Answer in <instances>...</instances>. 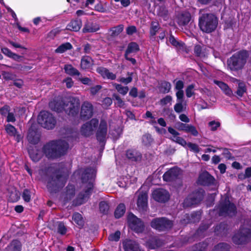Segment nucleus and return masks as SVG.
<instances>
[{"label":"nucleus","mask_w":251,"mask_h":251,"mask_svg":"<svg viewBox=\"0 0 251 251\" xmlns=\"http://www.w3.org/2000/svg\"><path fill=\"white\" fill-rule=\"evenodd\" d=\"M47 187L50 193H56L62 188L66 183L63 175L58 174V171L53 167H50L47 169Z\"/></svg>","instance_id":"2"},{"label":"nucleus","mask_w":251,"mask_h":251,"mask_svg":"<svg viewBox=\"0 0 251 251\" xmlns=\"http://www.w3.org/2000/svg\"><path fill=\"white\" fill-rule=\"evenodd\" d=\"M80 101L78 98L69 97L64 98V111L68 115L75 117L78 114Z\"/></svg>","instance_id":"7"},{"label":"nucleus","mask_w":251,"mask_h":251,"mask_svg":"<svg viewBox=\"0 0 251 251\" xmlns=\"http://www.w3.org/2000/svg\"><path fill=\"white\" fill-rule=\"evenodd\" d=\"M194 52L197 56L201 57L203 55L202 52L201 47L199 45H197L194 47Z\"/></svg>","instance_id":"58"},{"label":"nucleus","mask_w":251,"mask_h":251,"mask_svg":"<svg viewBox=\"0 0 251 251\" xmlns=\"http://www.w3.org/2000/svg\"><path fill=\"white\" fill-rule=\"evenodd\" d=\"M187 145L191 149V151L196 153H198L200 151L198 145L196 144L189 142L188 143H187Z\"/></svg>","instance_id":"56"},{"label":"nucleus","mask_w":251,"mask_h":251,"mask_svg":"<svg viewBox=\"0 0 251 251\" xmlns=\"http://www.w3.org/2000/svg\"><path fill=\"white\" fill-rule=\"evenodd\" d=\"M73 48L72 45L70 43H65L61 44L56 50V53H63L67 50H71Z\"/></svg>","instance_id":"41"},{"label":"nucleus","mask_w":251,"mask_h":251,"mask_svg":"<svg viewBox=\"0 0 251 251\" xmlns=\"http://www.w3.org/2000/svg\"><path fill=\"white\" fill-rule=\"evenodd\" d=\"M58 232L61 235H64L67 231V228L63 222H59L57 226Z\"/></svg>","instance_id":"53"},{"label":"nucleus","mask_w":251,"mask_h":251,"mask_svg":"<svg viewBox=\"0 0 251 251\" xmlns=\"http://www.w3.org/2000/svg\"><path fill=\"white\" fill-rule=\"evenodd\" d=\"M229 226L226 222H221L214 228L215 233L219 236L226 237L228 233Z\"/></svg>","instance_id":"22"},{"label":"nucleus","mask_w":251,"mask_h":251,"mask_svg":"<svg viewBox=\"0 0 251 251\" xmlns=\"http://www.w3.org/2000/svg\"><path fill=\"white\" fill-rule=\"evenodd\" d=\"M30 192L28 189H25L24 190L22 196H23V198L25 201L29 202L30 201Z\"/></svg>","instance_id":"60"},{"label":"nucleus","mask_w":251,"mask_h":251,"mask_svg":"<svg viewBox=\"0 0 251 251\" xmlns=\"http://www.w3.org/2000/svg\"><path fill=\"white\" fill-rule=\"evenodd\" d=\"M216 209L219 216L232 217L235 216L237 214L236 206L230 201L228 197L220 200Z\"/></svg>","instance_id":"6"},{"label":"nucleus","mask_w":251,"mask_h":251,"mask_svg":"<svg viewBox=\"0 0 251 251\" xmlns=\"http://www.w3.org/2000/svg\"><path fill=\"white\" fill-rule=\"evenodd\" d=\"M152 197L155 201L158 202L165 203L169 200L170 195L166 190L159 188L153 191Z\"/></svg>","instance_id":"16"},{"label":"nucleus","mask_w":251,"mask_h":251,"mask_svg":"<svg viewBox=\"0 0 251 251\" xmlns=\"http://www.w3.org/2000/svg\"><path fill=\"white\" fill-rule=\"evenodd\" d=\"M124 29V25H119L116 26H114L110 29V31L112 32L110 36L112 37H115L119 35Z\"/></svg>","instance_id":"40"},{"label":"nucleus","mask_w":251,"mask_h":251,"mask_svg":"<svg viewBox=\"0 0 251 251\" xmlns=\"http://www.w3.org/2000/svg\"><path fill=\"white\" fill-rule=\"evenodd\" d=\"M171 87V85L169 82L164 81L161 83L160 91L163 94L167 93L170 91Z\"/></svg>","instance_id":"46"},{"label":"nucleus","mask_w":251,"mask_h":251,"mask_svg":"<svg viewBox=\"0 0 251 251\" xmlns=\"http://www.w3.org/2000/svg\"><path fill=\"white\" fill-rule=\"evenodd\" d=\"M94 107L89 102L84 101L81 107L80 118L83 121L90 119L93 115Z\"/></svg>","instance_id":"14"},{"label":"nucleus","mask_w":251,"mask_h":251,"mask_svg":"<svg viewBox=\"0 0 251 251\" xmlns=\"http://www.w3.org/2000/svg\"><path fill=\"white\" fill-rule=\"evenodd\" d=\"M179 174V170L178 168H172L164 174L163 179L168 182L174 181L177 178Z\"/></svg>","instance_id":"20"},{"label":"nucleus","mask_w":251,"mask_h":251,"mask_svg":"<svg viewBox=\"0 0 251 251\" xmlns=\"http://www.w3.org/2000/svg\"><path fill=\"white\" fill-rule=\"evenodd\" d=\"M215 181V178L212 176L207 171H204L199 174L197 183L201 186H209L214 185Z\"/></svg>","instance_id":"13"},{"label":"nucleus","mask_w":251,"mask_h":251,"mask_svg":"<svg viewBox=\"0 0 251 251\" xmlns=\"http://www.w3.org/2000/svg\"><path fill=\"white\" fill-rule=\"evenodd\" d=\"M112 98L115 99L117 101L118 106L120 107H123L125 104L124 102L122 100L120 96L117 94H113L112 95Z\"/></svg>","instance_id":"63"},{"label":"nucleus","mask_w":251,"mask_h":251,"mask_svg":"<svg viewBox=\"0 0 251 251\" xmlns=\"http://www.w3.org/2000/svg\"><path fill=\"white\" fill-rule=\"evenodd\" d=\"M230 245L226 243H220L214 247L215 251H228Z\"/></svg>","instance_id":"43"},{"label":"nucleus","mask_w":251,"mask_h":251,"mask_svg":"<svg viewBox=\"0 0 251 251\" xmlns=\"http://www.w3.org/2000/svg\"><path fill=\"white\" fill-rule=\"evenodd\" d=\"M28 152L30 157L34 162L38 161L41 158V154L38 152L35 147L30 146L28 148Z\"/></svg>","instance_id":"27"},{"label":"nucleus","mask_w":251,"mask_h":251,"mask_svg":"<svg viewBox=\"0 0 251 251\" xmlns=\"http://www.w3.org/2000/svg\"><path fill=\"white\" fill-rule=\"evenodd\" d=\"M208 125L210 126H211V130L215 131L217 130V128L220 126V123L219 122H215V121H212L208 123Z\"/></svg>","instance_id":"61"},{"label":"nucleus","mask_w":251,"mask_h":251,"mask_svg":"<svg viewBox=\"0 0 251 251\" xmlns=\"http://www.w3.org/2000/svg\"><path fill=\"white\" fill-rule=\"evenodd\" d=\"M126 212V206L123 203H120L116 207L115 212L114 216L116 219H119L122 217Z\"/></svg>","instance_id":"35"},{"label":"nucleus","mask_w":251,"mask_h":251,"mask_svg":"<svg viewBox=\"0 0 251 251\" xmlns=\"http://www.w3.org/2000/svg\"><path fill=\"white\" fill-rule=\"evenodd\" d=\"M172 100V98L171 96H166L165 98L162 99L160 100V103L161 105H164L168 103L171 102Z\"/></svg>","instance_id":"64"},{"label":"nucleus","mask_w":251,"mask_h":251,"mask_svg":"<svg viewBox=\"0 0 251 251\" xmlns=\"http://www.w3.org/2000/svg\"><path fill=\"white\" fill-rule=\"evenodd\" d=\"M249 54L246 50H242L233 54L227 60V67L231 71L242 70L247 62Z\"/></svg>","instance_id":"4"},{"label":"nucleus","mask_w":251,"mask_h":251,"mask_svg":"<svg viewBox=\"0 0 251 251\" xmlns=\"http://www.w3.org/2000/svg\"><path fill=\"white\" fill-rule=\"evenodd\" d=\"M148 195L145 193L140 194L138 198L137 204L141 211H147L148 208Z\"/></svg>","instance_id":"23"},{"label":"nucleus","mask_w":251,"mask_h":251,"mask_svg":"<svg viewBox=\"0 0 251 251\" xmlns=\"http://www.w3.org/2000/svg\"><path fill=\"white\" fill-rule=\"evenodd\" d=\"M232 241L237 245L246 244L251 241V229L242 226L232 237Z\"/></svg>","instance_id":"9"},{"label":"nucleus","mask_w":251,"mask_h":251,"mask_svg":"<svg viewBox=\"0 0 251 251\" xmlns=\"http://www.w3.org/2000/svg\"><path fill=\"white\" fill-rule=\"evenodd\" d=\"M142 141L146 146L150 145L152 141L151 136L149 134H146L143 136Z\"/></svg>","instance_id":"52"},{"label":"nucleus","mask_w":251,"mask_h":251,"mask_svg":"<svg viewBox=\"0 0 251 251\" xmlns=\"http://www.w3.org/2000/svg\"><path fill=\"white\" fill-rule=\"evenodd\" d=\"M155 11L157 16L164 19L168 18V10L164 5L156 6L155 8Z\"/></svg>","instance_id":"31"},{"label":"nucleus","mask_w":251,"mask_h":251,"mask_svg":"<svg viewBox=\"0 0 251 251\" xmlns=\"http://www.w3.org/2000/svg\"><path fill=\"white\" fill-rule=\"evenodd\" d=\"M172 140L183 147L187 145L186 141L183 138L180 137H177V136L176 137L174 136V138H172Z\"/></svg>","instance_id":"55"},{"label":"nucleus","mask_w":251,"mask_h":251,"mask_svg":"<svg viewBox=\"0 0 251 251\" xmlns=\"http://www.w3.org/2000/svg\"><path fill=\"white\" fill-rule=\"evenodd\" d=\"M218 25V18L213 14L204 13L199 17V26L203 32L211 33L215 30Z\"/></svg>","instance_id":"3"},{"label":"nucleus","mask_w":251,"mask_h":251,"mask_svg":"<svg viewBox=\"0 0 251 251\" xmlns=\"http://www.w3.org/2000/svg\"><path fill=\"white\" fill-rule=\"evenodd\" d=\"M50 108L57 112H61L64 111V98L58 97L49 102Z\"/></svg>","instance_id":"18"},{"label":"nucleus","mask_w":251,"mask_h":251,"mask_svg":"<svg viewBox=\"0 0 251 251\" xmlns=\"http://www.w3.org/2000/svg\"><path fill=\"white\" fill-rule=\"evenodd\" d=\"M163 244V241L156 237H151L146 242V246L150 250L156 249L161 247Z\"/></svg>","instance_id":"25"},{"label":"nucleus","mask_w":251,"mask_h":251,"mask_svg":"<svg viewBox=\"0 0 251 251\" xmlns=\"http://www.w3.org/2000/svg\"><path fill=\"white\" fill-rule=\"evenodd\" d=\"M10 247L13 251H21V243L19 241L15 240L11 242Z\"/></svg>","instance_id":"45"},{"label":"nucleus","mask_w":251,"mask_h":251,"mask_svg":"<svg viewBox=\"0 0 251 251\" xmlns=\"http://www.w3.org/2000/svg\"><path fill=\"white\" fill-rule=\"evenodd\" d=\"M176 128L178 130L184 131L188 133H191L193 136H198L199 133L196 127L191 125L184 124L181 122H178L176 124Z\"/></svg>","instance_id":"21"},{"label":"nucleus","mask_w":251,"mask_h":251,"mask_svg":"<svg viewBox=\"0 0 251 251\" xmlns=\"http://www.w3.org/2000/svg\"><path fill=\"white\" fill-rule=\"evenodd\" d=\"M75 195V187L73 185L69 184L66 187V196L64 201L67 202L72 199Z\"/></svg>","instance_id":"29"},{"label":"nucleus","mask_w":251,"mask_h":251,"mask_svg":"<svg viewBox=\"0 0 251 251\" xmlns=\"http://www.w3.org/2000/svg\"><path fill=\"white\" fill-rule=\"evenodd\" d=\"M99 209L101 213L106 215L108 213L109 210V205L106 201H102L99 203Z\"/></svg>","instance_id":"42"},{"label":"nucleus","mask_w":251,"mask_h":251,"mask_svg":"<svg viewBox=\"0 0 251 251\" xmlns=\"http://www.w3.org/2000/svg\"><path fill=\"white\" fill-rule=\"evenodd\" d=\"M173 225V221L164 217L154 218L150 223V226L152 228L160 232H166L171 230Z\"/></svg>","instance_id":"8"},{"label":"nucleus","mask_w":251,"mask_h":251,"mask_svg":"<svg viewBox=\"0 0 251 251\" xmlns=\"http://www.w3.org/2000/svg\"><path fill=\"white\" fill-rule=\"evenodd\" d=\"M5 130L10 136L15 135L17 133L16 129L10 124H8L5 126Z\"/></svg>","instance_id":"49"},{"label":"nucleus","mask_w":251,"mask_h":251,"mask_svg":"<svg viewBox=\"0 0 251 251\" xmlns=\"http://www.w3.org/2000/svg\"><path fill=\"white\" fill-rule=\"evenodd\" d=\"M139 50V47L138 45L136 43L132 42L128 45L125 53L126 54H129L132 52H136Z\"/></svg>","instance_id":"39"},{"label":"nucleus","mask_w":251,"mask_h":251,"mask_svg":"<svg viewBox=\"0 0 251 251\" xmlns=\"http://www.w3.org/2000/svg\"><path fill=\"white\" fill-rule=\"evenodd\" d=\"M82 25V22L80 19L72 20L68 25V29L74 31H78Z\"/></svg>","instance_id":"32"},{"label":"nucleus","mask_w":251,"mask_h":251,"mask_svg":"<svg viewBox=\"0 0 251 251\" xmlns=\"http://www.w3.org/2000/svg\"><path fill=\"white\" fill-rule=\"evenodd\" d=\"M204 191L202 189H197L190 194L184 200L183 206L188 208L195 206L203 200Z\"/></svg>","instance_id":"10"},{"label":"nucleus","mask_w":251,"mask_h":251,"mask_svg":"<svg viewBox=\"0 0 251 251\" xmlns=\"http://www.w3.org/2000/svg\"><path fill=\"white\" fill-rule=\"evenodd\" d=\"M194 86L193 84L189 85L186 89V95L188 98H190L192 96L194 93L192 91Z\"/></svg>","instance_id":"62"},{"label":"nucleus","mask_w":251,"mask_h":251,"mask_svg":"<svg viewBox=\"0 0 251 251\" xmlns=\"http://www.w3.org/2000/svg\"><path fill=\"white\" fill-rule=\"evenodd\" d=\"M96 172L92 168H87L81 174V179L84 188L83 198L89 196L92 192Z\"/></svg>","instance_id":"5"},{"label":"nucleus","mask_w":251,"mask_h":251,"mask_svg":"<svg viewBox=\"0 0 251 251\" xmlns=\"http://www.w3.org/2000/svg\"><path fill=\"white\" fill-rule=\"evenodd\" d=\"M126 155L128 159L132 161L137 162L141 159V155L133 151L128 150L126 152Z\"/></svg>","instance_id":"33"},{"label":"nucleus","mask_w":251,"mask_h":251,"mask_svg":"<svg viewBox=\"0 0 251 251\" xmlns=\"http://www.w3.org/2000/svg\"><path fill=\"white\" fill-rule=\"evenodd\" d=\"M40 137V134L36 129L34 125H32L29 128L27 136V139L28 142L33 144H37L39 140Z\"/></svg>","instance_id":"17"},{"label":"nucleus","mask_w":251,"mask_h":251,"mask_svg":"<svg viewBox=\"0 0 251 251\" xmlns=\"http://www.w3.org/2000/svg\"><path fill=\"white\" fill-rule=\"evenodd\" d=\"M123 246L125 251H140L138 244L132 240L125 241Z\"/></svg>","instance_id":"26"},{"label":"nucleus","mask_w":251,"mask_h":251,"mask_svg":"<svg viewBox=\"0 0 251 251\" xmlns=\"http://www.w3.org/2000/svg\"><path fill=\"white\" fill-rule=\"evenodd\" d=\"M169 41L171 44L177 48L183 47L184 43L177 41L175 38L172 35L169 37Z\"/></svg>","instance_id":"47"},{"label":"nucleus","mask_w":251,"mask_h":251,"mask_svg":"<svg viewBox=\"0 0 251 251\" xmlns=\"http://www.w3.org/2000/svg\"><path fill=\"white\" fill-rule=\"evenodd\" d=\"M127 75H129L128 77L127 78L121 77L120 79V81L126 84L131 82L132 80V77L131 76L133 75V73L128 72Z\"/></svg>","instance_id":"57"},{"label":"nucleus","mask_w":251,"mask_h":251,"mask_svg":"<svg viewBox=\"0 0 251 251\" xmlns=\"http://www.w3.org/2000/svg\"><path fill=\"white\" fill-rule=\"evenodd\" d=\"M37 121L42 127L51 129L55 127L56 120L52 114L47 111H42L38 116Z\"/></svg>","instance_id":"11"},{"label":"nucleus","mask_w":251,"mask_h":251,"mask_svg":"<svg viewBox=\"0 0 251 251\" xmlns=\"http://www.w3.org/2000/svg\"><path fill=\"white\" fill-rule=\"evenodd\" d=\"M159 24L158 23L155 22H152L151 24V27L150 29V34L151 36H154L155 35L156 32L159 29Z\"/></svg>","instance_id":"51"},{"label":"nucleus","mask_w":251,"mask_h":251,"mask_svg":"<svg viewBox=\"0 0 251 251\" xmlns=\"http://www.w3.org/2000/svg\"><path fill=\"white\" fill-rule=\"evenodd\" d=\"M107 134V123L104 120L100 121L99 128L96 133L97 140L102 143H104Z\"/></svg>","instance_id":"19"},{"label":"nucleus","mask_w":251,"mask_h":251,"mask_svg":"<svg viewBox=\"0 0 251 251\" xmlns=\"http://www.w3.org/2000/svg\"><path fill=\"white\" fill-rule=\"evenodd\" d=\"M183 101H178V103L175 104L174 110L176 113H181L183 111Z\"/></svg>","instance_id":"59"},{"label":"nucleus","mask_w":251,"mask_h":251,"mask_svg":"<svg viewBox=\"0 0 251 251\" xmlns=\"http://www.w3.org/2000/svg\"><path fill=\"white\" fill-rule=\"evenodd\" d=\"M94 61L88 56H83L81 60V68L83 69H87L94 65Z\"/></svg>","instance_id":"30"},{"label":"nucleus","mask_w":251,"mask_h":251,"mask_svg":"<svg viewBox=\"0 0 251 251\" xmlns=\"http://www.w3.org/2000/svg\"><path fill=\"white\" fill-rule=\"evenodd\" d=\"M209 226L210 225L208 224L201 223L197 229L196 234L199 236H202L203 232H205Z\"/></svg>","instance_id":"44"},{"label":"nucleus","mask_w":251,"mask_h":251,"mask_svg":"<svg viewBox=\"0 0 251 251\" xmlns=\"http://www.w3.org/2000/svg\"><path fill=\"white\" fill-rule=\"evenodd\" d=\"M191 19V15L189 12L184 11L177 15V23L180 25H187Z\"/></svg>","instance_id":"24"},{"label":"nucleus","mask_w":251,"mask_h":251,"mask_svg":"<svg viewBox=\"0 0 251 251\" xmlns=\"http://www.w3.org/2000/svg\"><path fill=\"white\" fill-rule=\"evenodd\" d=\"M69 148V144L65 140L52 141L45 145L43 151L50 159H54L65 155Z\"/></svg>","instance_id":"1"},{"label":"nucleus","mask_w":251,"mask_h":251,"mask_svg":"<svg viewBox=\"0 0 251 251\" xmlns=\"http://www.w3.org/2000/svg\"><path fill=\"white\" fill-rule=\"evenodd\" d=\"M247 87L243 82H239L237 91L235 92L239 97H242L247 92Z\"/></svg>","instance_id":"38"},{"label":"nucleus","mask_w":251,"mask_h":251,"mask_svg":"<svg viewBox=\"0 0 251 251\" xmlns=\"http://www.w3.org/2000/svg\"><path fill=\"white\" fill-rule=\"evenodd\" d=\"M121 232L120 231L117 230L114 233L111 234L108 237L110 241H118L120 237Z\"/></svg>","instance_id":"54"},{"label":"nucleus","mask_w":251,"mask_h":251,"mask_svg":"<svg viewBox=\"0 0 251 251\" xmlns=\"http://www.w3.org/2000/svg\"><path fill=\"white\" fill-rule=\"evenodd\" d=\"M115 88L116 90L121 94L125 95H126L128 91V87L127 86H123L121 84H115Z\"/></svg>","instance_id":"48"},{"label":"nucleus","mask_w":251,"mask_h":251,"mask_svg":"<svg viewBox=\"0 0 251 251\" xmlns=\"http://www.w3.org/2000/svg\"><path fill=\"white\" fill-rule=\"evenodd\" d=\"M100 26L98 25L88 22L85 24L84 27L83 28V32L84 33L94 32L98 30Z\"/></svg>","instance_id":"28"},{"label":"nucleus","mask_w":251,"mask_h":251,"mask_svg":"<svg viewBox=\"0 0 251 251\" xmlns=\"http://www.w3.org/2000/svg\"><path fill=\"white\" fill-rule=\"evenodd\" d=\"M128 221L130 226L133 230L136 232H142L144 229L143 222L134 214L130 213L128 215Z\"/></svg>","instance_id":"15"},{"label":"nucleus","mask_w":251,"mask_h":251,"mask_svg":"<svg viewBox=\"0 0 251 251\" xmlns=\"http://www.w3.org/2000/svg\"><path fill=\"white\" fill-rule=\"evenodd\" d=\"M201 213L200 211L194 212L191 214L190 220L191 222L196 223L200 221Z\"/></svg>","instance_id":"50"},{"label":"nucleus","mask_w":251,"mask_h":251,"mask_svg":"<svg viewBox=\"0 0 251 251\" xmlns=\"http://www.w3.org/2000/svg\"><path fill=\"white\" fill-rule=\"evenodd\" d=\"M215 82L219 86V87L225 92V93L229 96H233L231 89L225 83L222 81H215Z\"/></svg>","instance_id":"34"},{"label":"nucleus","mask_w":251,"mask_h":251,"mask_svg":"<svg viewBox=\"0 0 251 251\" xmlns=\"http://www.w3.org/2000/svg\"><path fill=\"white\" fill-rule=\"evenodd\" d=\"M73 219L75 224L78 226L79 228H81L84 226V221L80 214L78 213L74 214L73 215Z\"/></svg>","instance_id":"36"},{"label":"nucleus","mask_w":251,"mask_h":251,"mask_svg":"<svg viewBox=\"0 0 251 251\" xmlns=\"http://www.w3.org/2000/svg\"><path fill=\"white\" fill-rule=\"evenodd\" d=\"M64 69L65 73L70 75H80L79 71L73 67L72 65H65Z\"/></svg>","instance_id":"37"},{"label":"nucleus","mask_w":251,"mask_h":251,"mask_svg":"<svg viewBox=\"0 0 251 251\" xmlns=\"http://www.w3.org/2000/svg\"><path fill=\"white\" fill-rule=\"evenodd\" d=\"M99 124V120L93 118L90 122L83 124L81 128V133L82 135L87 137L93 134V131L96 129Z\"/></svg>","instance_id":"12"}]
</instances>
